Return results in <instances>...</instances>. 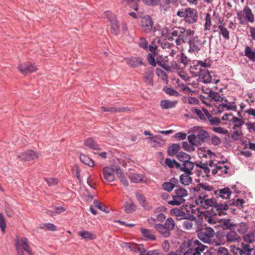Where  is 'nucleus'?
I'll use <instances>...</instances> for the list:
<instances>
[{"label":"nucleus","instance_id":"nucleus-13","mask_svg":"<svg viewBox=\"0 0 255 255\" xmlns=\"http://www.w3.org/2000/svg\"><path fill=\"white\" fill-rule=\"evenodd\" d=\"M141 26L142 29L146 33L150 32L153 26V21L151 17H142Z\"/></svg>","mask_w":255,"mask_h":255},{"label":"nucleus","instance_id":"nucleus-55","mask_svg":"<svg viewBox=\"0 0 255 255\" xmlns=\"http://www.w3.org/2000/svg\"><path fill=\"white\" fill-rule=\"evenodd\" d=\"M182 147L186 150L189 152L193 151L195 150L194 146L191 144H189L187 141H183L182 142Z\"/></svg>","mask_w":255,"mask_h":255},{"label":"nucleus","instance_id":"nucleus-57","mask_svg":"<svg viewBox=\"0 0 255 255\" xmlns=\"http://www.w3.org/2000/svg\"><path fill=\"white\" fill-rule=\"evenodd\" d=\"M202 231L207 235L210 238L214 237L215 235V232L214 230L210 227H206Z\"/></svg>","mask_w":255,"mask_h":255},{"label":"nucleus","instance_id":"nucleus-44","mask_svg":"<svg viewBox=\"0 0 255 255\" xmlns=\"http://www.w3.org/2000/svg\"><path fill=\"white\" fill-rule=\"evenodd\" d=\"M163 90L165 93L170 96H174L175 97H179L180 96L179 93L177 91L172 88H164Z\"/></svg>","mask_w":255,"mask_h":255},{"label":"nucleus","instance_id":"nucleus-58","mask_svg":"<svg viewBox=\"0 0 255 255\" xmlns=\"http://www.w3.org/2000/svg\"><path fill=\"white\" fill-rule=\"evenodd\" d=\"M138 45L139 47L143 49H147L148 48V42L144 38H140L139 42Z\"/></svg>","mask_w":255,"mask_h":255},{"label":"nucleus","instance_id":"nucleus-21","mask_svg":"<svg viewBox=\"0 0 255 255\" xmlns=\"http://www.w3.org/2000/svg\"><path fill=\"white\" fill-rule=\"evenodd\" d=\"M181 146L179 144L173 143L168 146L167 148V154L170 156L174 155L176 156L177 154L180 152L179 150Z\"/></svg>","mask_w":255,"mask_h":255},{"label":"nucleus","instance_id":"nucleus-7","mask_svg":"<svg viewBox=\"0 0 255 255\" xmlns=\"http://www.w3.org/2000/svg\"><path fill=\"white\" fill-rule=\"evenodd\" d=\"M218 200L217 199L216 204H215L214 207L212 208V215L220 216L226 215V211L229 209V205L226 203H218Z\"/></svg>","mask_w":255,"mask_h":255},{"label":"nucleus","instance_id":"nucleus-64","mask_svg":"<svg viewBox=\"0 0 255 255\" xmlns=\"http://www.w3.org/2000/svg\"><path fill=\"white\" fill-rule=\"evenodd\" d=\"M211 141L212 144L215 145H218L221 142L220 138L216 135H213L211 136Z\"/></svg>","mask_w":255,"mask_h":255},{"label":"nucleus","instance_id":"nucleus-10","mask_svg":"<svg viewBox=\"0 0 255 255\" xmlns=\"http://www.w3.org/2000/svg\"><path fill=\"white\" fill-rule=\"evenodd\" d=\"M18 68L20 72L24 75L35 72L37 70L35 64L29 62L19 64Z\"/></svg>","mask_w":255,"mask_h":255},{"label":"nucleus","instance_id":"nucleus-43","mask_svg":"<svg viewBox=\"0 0 255 255\" xmlns=\"http://www.w3.org/2000/svg\"><path fill=\"white\" fill-rule=\"evenodd\" d=\"M93 204L96 207L100 210L107 213L109 212L108 207L105 205L102 204V203H101L98 200H94L93 201Z\"/></svg>","mask_w":255,"mask_h":255},{"label":"nucleus","instance_id":"nucleus-23","mask_svg":"<svg viewBox=\"0 0 255 255\" xmlns=\"http://www.w3.org/2000/svg\"><path fill=\"white\" fill-rule=\"evenodd\" d=\"M232 105H228L226 103H221L219 104L218 106L217 107L218 111L217 112L218 113H221L223 111L224 108H226L227 110H233V111H236L237 107L235 105V103L233 102L232 103Z\"/></svg>","mask_w":255,"mask_h":255},{"label":"nucleus","instance_id":"nucleus-52","mask_svg":"<svg viewBox=\"0 0 255 255\" xmlns=\"http://www.w3.org/2000/svg\"><path fill=\"white\" fill-rule=\"evenodd\" d=\"M41 229H44L46 228L47 230L55 231L57 230L56 226L52 223H46L43 224L42 226L40 227Z\"/></svg>","mask_w":255,"mask_h":255},{"label":"nucleus","instance_id":"nucleus-14","mask_svg":"<svg viewBox=\"0 0 255 255\" xmlns=\"http://www.w3.org/2000/svg\"><path fill=\"white\" fill-rule=\"evenodd\" d=\"M15 243H18L19 248L25 251L29 255H32V251L28 244V240L26 238H23L19 240L18 238L15 241Z\"/></svg>","mask_w":255,"mask_h":255},{"label":"nucleus","instance_id":"nucleus-29","mask_svg":"<svg viewBox=\"0 0 255 255\" xmlns=\"http://www.w3.org/2000/svg\"><path fill=\"white\" fill-rule=\"evenodd\" d=\"M127 63L131 67H136L143 64L141 59L139 57L130 58L128 60Z\"/></svg>","mask_w":255,"mask_h":255},{"label":"nucleus","instance_id":"nucleus-30","mask_svg":"<svg viewBox=\"0 0 255 255\" xmlns=\"http://www.w3.org/2000/svg\"><path fill=\"white\" fill-rule=\"evenodd\" d=\"M143 174L135 173H130L129 175L131 181L135 183L142 182L143 181Z\"/></svg>","mask_w":255,"mask_h":255},{"label":"nucleus","instance_id":"nucleus-51","mask_svg":"<svg viewBox=\"0 0 255 255\" xmlns=\"http://www.w3.org/2000/svg\"><path fill=\"white\" fill-rule=\"evenodd\" d=\"M195 165L197 166V167H198L200 168H202L204 170V172L207 174L208 175L210 172V168L208 167V163L207 162H204V163H201V164H199V163H196L195 164Z\"/></svg>","mask_w":255,"mask_h":255},{"label":"nucleus","instance_id":"nucleus-48","mask_svg":"<svg viewBox=\"0 0 255 255\" xmlns=\"http://www.w3.org/2000/svg\"><path fill=\"white\" fill-rule=\"evenodd\" d=\"M123 248L129 249L130 251L133 253L138 252L137 246L135 244H132L129 243H123Z\"/></svg>","mask_w":255,"mask_h":255},{"label":"nucleus","instance_id":"nucleus-6","mask_svg":"<svg viewBox=\"0 0 255 255\" xmlns=\"http://www.w3.org/2000/svg\"><path fill=\"white\" fill-rule=\"evenodd\" d=\"M194 167L182 168L181 171L184 172V173L182 174L179 177L180 182L184 186H188L191 183L192 178L191 175L193 174V172L192 170Z\"/></svg>","mask_w":255,"mask_h":255},{"label":"nucleus","instance_id":"nucleus-35","mask_svg":"<svg viewBox=\"0 0 255 255\" xmlns=\"http://www.w3.org/2000/svg\"><path fill=\"white\" fill-rule=\"evenodd\" d=\"M194 244L197 246L194 248V252H196L197 255H201V253L203 252L207 248L198 240L195 241Z\"/></svg>","mask_w":255,"mask_h":255},{"label":"nucleus","instance_id":"nucleus-60","mask_svg":"<svg viewBox=\"0 0 255 255\" xmlns=\"http://www.w3.org/2000/svg\"><path fill=\"white\" fill-rule=\"evenodd\" d=\"M154 54L149 53L147 54V57L149 63L153 66H155L156 63L155 60Z\"/></svg>","mask_w":255,"mask_h":255},{"label":"nucleus","instance_id":"nucleus-42","mask_svg":"<svg viewBox=\"0 0 255 255\" xmlns=\"http://www.w3.org/2000/svg\"><path fill=\"white\" fill-rule=\"evenodd\" d=\"M245 203V200L243 199L238 198L234 199L229 205L235 206L239 209H241L244 207V204Z\"/></svg>","mask_w":255,"mask_h":255},{"label":"nucleus","instance_id":"nucleus-61","mask_svg":"<svg viewBox=\"0 0 255 255\" xmlns=\"http://www.w3.org/2000/svg\"><path fill=\"white\" fill-rule=\"evenodd\" d=\"M217 255H230L228 250L225 247H219L217 251Z\"/></svg>","mask_w":255,"mask_h":255},{"label":"nucleus","instance_id":"nucleus-22","mask_svg":"<svg viewBox=\"0 0 255 255\" xmlns=\"http://www.w3.org/2000/svg\"><path fill=\"white\" fill-rule=\"evenodd\" d=\"M177 15L178 16H196L197 11L193 8H187L182 11H178Z\"/></svg>","mask_w":255,"mask_h":255},{"label":"nucleus","instance_id":"nucleus-41","mask_svg":"<svg viewBox=\"0 0 255 255\" xmlns=\"http://www.w3.org/2000/svg\"><path fill=\"white\" fill-rule=\"evenodd\" d=\"M170 213L172 215L179 218V219H182V217L185 216V213L182 210L177 208L170 210Z\"/></svg>","mask_w":255,"mask_h":255},{"label":"nucleus","instance_id":"nucleus-12","mask_svg":"<svg viewBox=\"0 0 255 255\" xmlns=\"http://www.w3.org/2000/svg\"><path fill=\"white\" fill-rule=\"evenodd\" d=\"M231 194L232 191L228 187H225L218 190H214L213 191V193H211V195H215L217 199H219L220 198L225 199H229Z\"/></svg>","mask_w":255,"mask_h":255},{"label":"nucleus","instance_id":"nucleus-26","mask_svg":"<svg viewBox=\"0 0 255 255\" xmlns=\"http://www.w3.org/2000/svg\"><path fill=\"white\" fill-rule=\"evenodd\" d=\"M78 234L83 239L93 240L96 238V236L94 234L85 230L79 232Z\"/></svg>","mask_w":255,"mask_h":255},{"label":"nucleus","instance_id":"nucleus-25","mask_svg":"<svg viewBox=\"0 0 255 255\" xmlns=\"http://www.w3.org/2000/svg\"><path fill=\"white\" fill-rule=\"evenodd\" d=\"M177 101H170L168 100H163L160 102V106L163 109H169L174 108L177 104Z\"/></svg>","mask_w":255,"mask_h":255},{"label":"nucleus","instance_id":"nucleus-63","mask_svg":"<svg viewBox=\"0 0 255 255\" xmlns=\"http://www.w3.org/2000/svg\"><path fill=\"white\" fill-rule=\"evenodd\" d=\"M44 180L49 186L56 184L58 183V179L53 178H44Z\"/></svg>","mask_w":255,"mask_h":255},{"label":"nucleus","instance_id":"nucleus-8","mask_svg":"<svg viewBox=\"0 0 255 255\" xmlns=\"http://www.w3.org/2000/svg\"><path fill=\"white\" fill-rule=\"evenodd\" d=\"M40 155L38 152L28 150L17 155V158L23 161H30L38 158Z\"/></svg>","mask_w":255,"mask_h":255},{"label":"nucleus","instance_id":"nucleus-15","mask_svg":"<svg viewBox=\"0 0 255 255\" xmlns=\"http://www.w3.org/2000/svg\"><path fill=\"white\" fill-rule=\"evenodd\" d=\"M114 170L109 166L103 168V173L104 179L108 182H112L115 180Z\"/></svg>","mask_w":255,"mask_h":255},{"label":"nucleus","instance_id":"nucleus-54","mask_svg":"<svg viewBox=\"0 0 255 255\" xmlns=\"http://www.w3.org/2000/svg\"><path fill=\"white\" fill-rule=\"evenodd\" d=\"M162 188L168 192H171L174 188L170 181L164 182L162 185Z\"/></svg>","mask_w":255,"mask_h":255},{"label":"nucleus","instance_id":"nucleus-31","mask_svg":"<svg viewBox=\"0 0 255 255\" xmlns=\"http://www.w3.org/2000/svg\"><path fill=\"white\" fill-rule=\"evenodd\" d=\"M245 55L247 56L249 59L254 62H255V51L249 46H246L245 49Z\"/></svg>","mask_w":255,"mask_h":255},{"label":"nucleus","instance_id":"nucleus-2","mask_svg":"<svg viewBox=\"0 0 255 255\" xmlns=\"http://www.w3.org/2000/svg\"><path fill=\"white\" fill-rule=\"evenodd\" d=\"M175 223L171 218H167L164 224H156L154 226L155 230L163 237L169 238L171 235V232L174 230Z\"/></svg>","mask_w":255,"mask_h":255},{"label":"nucleus","instance_id":"nucleus-36","mask_svg":"<svg viewBox=\"0 0 255 255\" xmlns=\"http://www.w3.org/2000/svg\"><path fill=\"white\" fill-rule=\"evenodd\" d=\"M140 231L142 235L147 239L151 241H155L156 240L155 235L152 234L151 233V231L149 230L144 228H141Z\"/></svg>","mask_w":255,"mask_h":255},{"label":"nucleus","instance_id":"nucleus-24","mask_svg":"<svg viewBox=\"0 0 255 255\" xmlns=\"http://www.w3.org/2000/svg\"><path fill=\"white\" fill-rule=\"evenodd\" d=\"M125 211L127 214H130L135 211L136 206L133 202L130 200L129 201H127L124 205Z\"/></svg>","mask_w":255,"mask_h":255},{"label":"nucleus","instance_id":"nucleus-18","mask_svg":"<svg viewBox=\"0 0 255 255\" xmlns=\"http://www.w3.org/2000/svg\"><path fill=\"white\" fill-rule=\"evenodd\" d=\"M220 21V24L218 26V28L220 30L219 34L221 35L224 39L229 40L230 39V32L225 27V23L224 22L223 20L219 19Z\"/></svg>","mask_w":255,"mask_h":255},{"label":"nucleus","instance_id":"nucleus-4","mask_svg":"<svg viewBox=\"0 0 255 255\" xmlns=\"http://www.w3.org/2000/svg\"><path fill=\"white\" fill-rule=\"evenodd\" d=\"M189 132L196 133L199 144L204 142L209 136V132L202 129V128L199 126H195L189 129Z\"/></svg>","mask_w":255,"mask_h":255},{"label":"nucleus","instance_id":"nucleus-17","mask_svg":"<svg viewBox=\"0 0 255 255\" xmlns=\"http://www.w3.org/2000/svg\"><path fill=\"white\" fill-rule=\"evenodd\" d=\"M109 17V21L111 23V32L115 35H118L120 33V25L117 17Z\"/></svg>","mask_w":255,"mask_h":255},{"label":"nucleus","instance_id":"nucleus-47","mask_svg":"<svg viewBox=\"0 0 255 255\" xmlns=\"http://www.w3.org/2000/svg\"><path fill=\"white\" fill-rule=\"evenodd\" d=\"M188 139L189 143L193 145H197L199 144V142L196 133H192L188 136Z\"/></svg>","mask_w":255,"mask_h":255},{"label":"nucleus","instance_id":"nucleus-32","mask_svg":"<svg viewBox=\"0 0 255 255\" xmlns=\"http://www.w3.org/2000/svg\"><path fill=\"white\" fill-rule=\"evenodd\" d=\"M79 158H80V161L82 162H83L84 164L87 165L90 167L94 166V162L89 156H88L84 154H81L80 155Z\"/></svg>","mask_w":255,"mask_h":255},{"label":"nucleus","instance_id":"nucleus-45","mask_svg":"<svg viewBox=\"0 0 255 255\" xmlns=\"http://www.w3.org/2000/svg\"><path fill=\"white\" fill-rule=\"evenodd\" d=\"M208 96L214 101L220 102L221 101V96L217 92L210 90L208 93Z\"/></svg>","mask_w":255,"mask_h":255},{"label":"nucleus","instance_id":"nucleus-16","mask_svg":"<svg viewBox=\"0 0 255 255\" xmlns=\"http://www.w3.org/2000/svg\"><path fill=\"white\" fill-rule=\"evenodd\" d=\"M224 236L226 237L227 242L229 243L239 241L240 238L238 234L232 230H230L225 233L224 235H223V237Z\"/></svg>","mask_w":255,"mask_h":255},{"label":"nucleus","instance_id":"nucleus-59","mask_svg":"<svg viewBox=\"0 0 255 255\" xmlns=\"http://www.w3.org/2000/svg\"><path fill=\"white\" fill-rule=\"evenodd\" d=\"M199 185L204 190H205V191H210V192H212L213 191H214L213 189H214V188L212 186H211L210 185H209L208 183H199Z\"/></svg>","mask_w":255,"mask_h":255},{"label":"nucleus","instance_id":"nucleus-49","mask_svg":"<svg viewBox=\"0 0 255 255\" xmlns=\"http://www.w3.org/2000/svg\"><path fill=\"white\" fill-rule=\"evenodd\" d=\"M135 195L136 199L137 200L138 202H139L141 206L144 205V204H145L146 199L142 194H140L138 191H137L135 193Z\"/></svg>","mask_w":255,"mask_h":255},{"label":"nucleus","instance_id":"nucleus-39","mask_svg":"<svg viewBox=\"0 0 255 255\" xmlns=\"http://www.w3.org/2000/svg\"><path fill=\"white\" fill-rule=\"evenodd\" d=\"M236 228L238 232L242 234H244L248 230L249 227L248 225L246 223H241L239 225H236Z\"/></svg>","mask_w":255,"mask_h":255},{"label":"nucleus","instance_id":"nucleus-40","mask_svg":"<svg viewBox=\"0 0 255 255\" xmlns=\"http://www.w3.org/2000/svg\"><path fill=\"white\" fill-rule=\"evenodd\" d=\"M197 236L198 238L203 242L205 243L210 242L211 238L202 230L198 233Z\"/></svg>","mask_w":255,"mask_h":255},{"label":"nucleus","instance_id":"nucleus-50","mask_svg":"<svg viewBox=\"0 0 255 255\" xmlns=\"http://www.w3.org/2000/svg\"><path fill=\"white\" fill-rule=\"evenodd\" d=\"M207 118L209 120L210 125L212 126H217L221 123V121L219 118L214 117L212 118L211 115L209 114L207 116Z\"/></svg>","mask_w":255,"mask_h":255},{"label":"nucleus","instance_id":"nucleus-33","mask_svg":"<svg viewBox=\"0 0 255 255\" xmlns=\"http://www.w3.org/2000/svg\"><path fill=\"white\" fill-rule=\"evenodd\" d=\"M194 112L197 114L199 118L203 121H205L206 120V118L205 115L207 117L209 115L208 111L205 108H203V111L204 113H203L200 110L198 109L197 108H195L194 109Z\"/></svg>","mask_w":255,"mask_h":255},{"label":"nucleus","instance_id":"nucleus-20","mask_svg":"<svg viewBox=\"0 0 255 255\" xmlns=\"http://www.w3.org/2000/svg\"><path fill=\"white\" fill-rule=\"evenodd\" d=\"M198 75L202 77L203 83L208 84L211 82L212 76L208 70L200 69Z\"/></svg>","mask_w":255,"mask_h":255},{"label":"nucleus","instance_id":"nucleus-37","mask_svg":"<svg viewBox=\"0 0 255 255\" xmlns=\"http://www.w3.org/2000/svg\"><path fill=\"white\" fill-rule=\"evenodd\" d=\"M102 109L104 112H111L113 113H119L121 112H124L126 110L125 108H116L114 107L106 108L105 107H102Z\"/></svg>","mask_w":255,"mask_h":255},{"label":"nucleus","instance_id":"nucleus-5","mask_svg":"<svg viewBox=\"0 0 255 255\" xmlns=\"http://www.w3.org/2000/svg\"><path fill=\"white\" fill-rule=\"evenodd\" d=\"M176 157L179 161L183 163L182 168L194 167V163L190 161L191 157L188 154L180 151L177 154Z\"/></svg>","mask_w":255,"mask_h":255},{"label":"nucleus","instance_id":"nucleus-3","mask_svg":"<svg viewBox=\"0 0 255 255\" xmlns=\"http://www.w3.org/2000/svg\"><path fill=\"white\" fill-rule=\"evenodd\" d=\"M174 193L175 195H172V200L169 201L168 204L172 206H180L184 204L185 202L184 198L188 194L187 190L180 186L175 189Z\"/></svg>","mask_w":255,"mask_h":255},{"label":"nucleus","instance_id":"nucleus-62","mask_svg":"<svg viewBox=\"0 0 255 255\" xmlns=\"http://www.w3.org/2000/svg\"><path fill=\"white\" fill-rule=\"evenodd\" d=\"M223 225L226 227L227 229L231 230V229L236 226V224H233L232 222H231L230 219H225L223 222Z\"/></svg>","mask_w":255,"mask_h":255},{"label":"nucleus","instance_id":"nucleus-11","mask_svg":"<svg viewBox=\"0 0 255 255\" xmlns=\"http://www.w3.org/2000/svg\"><path fill=\"white\" fill-rule=\"evenodd\" d=\"M217 199L215 198H207L204 200L201 197H198L196 200L197 204H200L203 209H207L209 207H214V204H216Z\"/></svg>","mask_w":255,"mask_h":255},{"label":"nucleus","instance_id":"nucleus-19","mask_svg":"<svg viewBox=\"0 0 255 255\" xmlns=\"http://www.w3.org/2000/svg\"><path fill=\"white\" fill-rule=\"evenodd\" d=\"M240 250L241 255H255V249L249 245L242 243Z\"/></svg>","mask_w":255,"mask_h":255},{"label":"nucleus","instance_id":"nucleus-1","mask_svg":"<svg viewBox=\"0 0 255 255\" xmlns=\"http://www.w3.org/2000/svg\"><path fill=\"white\" fill-rule=\"evenodd\" d=\"M181 30V27H178L175 28L163 27L161 30V35L165 39L171 41H175L177 45H180L184 43Z\"/></svg>","mask_w":255,"mask_h":255},{"label":"nucleus","instance_id":"nucleus-38","mask_svg":"<svg viewBox=\"0 0 255 255\" xmlns=\"http://www.w3.org/2000/svg\"><path fill=\"white\" fill-rule=\"evenodd\" d=\"M243 239L246 242L253 243L255 241V231L251 232L243 236Z\"/></svg>","mask_w":255,"mask_h":255},{"label":"nucleus","instance_id":"nucleus-46","mask_svg":"<svg viewBox=\"0 0 255 255\" xmlns=\"http://www.w3.org/2000/svg\"><path fill=\"white\" fill-rule=\"evenodd\" d=\"M177 57H178L179 60H180V62L182 63L184 66H186L190 61V59L188 58L183 52H182L180 55H178Z\"/></svg>","mask_w":255,"mask_h":255},{"label":"nucleus","instance_id":"nucleus-28","mask_svg":"<svg viewBox=\"0 0 255 255\" xmlns=\"http://www.w3.org/2000/svg\"><path fill=\"white\" fill-rule=\"evenodd\" d=\"M182 28V35H183V39H184V43H185L187 39L189 40L190 37H193L195 31L191 29H186L185 28L181 27Z\"/></svg>","mask_w":255,"mask_h":255},{"label":"nucleus","instance_id":"nucleus-56","mask_svg":"<svg viewBox=\"0 0 255 255\" xmlns=\"http://www.w3.org/2000/svg\"><path fill=\"white\" fill-rule=\"evenodd\" d=\"M212 130L217 133H221L222 134H227L229 133V131L227 129H225L221 127H214L212 128Z\"/></svg>","mask_w":255,"mask_h":255},{"label":"nucleus","instance_id":"nucleus-9","mask_svg":"<svg viewBox=\"0 0 255 255\" xmlns=\"http://www.w3.org/2000/svg\"><path fill=\"white\" fill-rule=\"evenodd\" d=\"M188 43L189 45V52H196L198 53L200 50L201 42L198 36H193L190 38Z\"/></svg>","mask_w":255,"mask_h":255},{"label":"nucleus","instance_id":"nucleus-53","mask_svg":"<svg viewBox=\"0 0 255 255\" xmlns=\"http://www.w3.org/2000/svg\"><path fill=\"white\" fill-rule=\"evenodd\" d=\"M0 228L3 234L5 233L6 223L4 216L0 213Z\"/></svg>","mask_w":255,"mask_h":255},{"label":"nucleus","instance_id":"nucleus-34","mask_svg":"<svg viewBox=\"0 0 255 255\" xmlns=\"http://www.w3.org/2000/svg\"><path fill=\"white\" fill-rule=\"evenodd\" d=\"M160 11L164 14L167 15H174V13H172V11H173V7H171L168 4H163L160 7Z\"/></svg>","mask_w":255,"mask_h":255},{"label":"nucleus","instance_id":"nucleus-27","mask_svg":"<svg viewBox=\"0 0 255 255\" xmlns=\"http://www.w3.org/2000/svg\"><path fill=\"white\" fill-rule=\"evenodd\" d=\"M84 144L87 147L94 150L100 149L99 145L92 138H89L85 140Z\"/></svg>","mask_w":255,"mask_h":255}]
</instances>
